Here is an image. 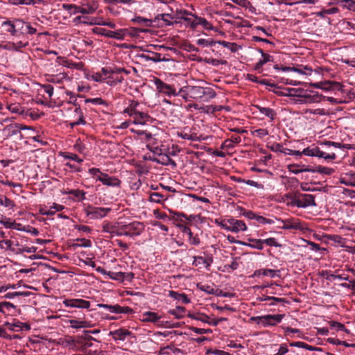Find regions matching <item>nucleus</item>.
Masks as SVG:
<instances>
[{
    "instance_id": "1",
    "label": "nucleus",
    "mask_w": 355,
    "mask_h": 355,
    "mask_svg": "<svg viewBox=\"0 0 355 355\" xmlns=\"http://www.w3.org/2000/svg\"><path fill=\"white\" fill-rule=\"evenodd\" d=\"M189 97L196 100L208 102L216 96V92L211 87L189 86Z\"/></svg>"
},
{
    "instance_id": "2",
    "label": "nucleus",
    "mask_w": 355,
    "mask_h": 355,
    "mask_svg": "<svg viewBox=\"0 0 355 355\" xmlns=\"http://www.w3.org/2000/svg\"><path fill=\"white\" fill-rule=\"evenodd\" d=\"M291 205L299 208L316 206L315 196L311 194L295 192L291 196Z\"/></svg>"
},
{
    "instance_id": "3",
    "label": "nucleus",
    "mask_w": 355,
    "mask_h": 355,
    "mask_svg": "<svg viewBox=\"0 0 355 355\" xmlns=\"http://www.w3.org/2000/svg\"><path fill=\"white\" fill-rule=\"evenodd\" d=\"M154 84L158 92L164 94L169 97L178 96L180 93L184 92V88H180L178 92L173 85H168L158 78H154Z\"/></svg>"
},
{
    "instance_id": "4",
    "label": "nucleus",
    "mask_w": 355,
    "mask_h": 355,
    "mask_svg": "<svg viewBox=\"0 0 355 355\" xmlns=\"http://www.w3.org/2000/svg\"><path fill=\"white\" fill-rule=\"evenodd\" d=\"M220 226L224 230L235 233L243 232L247 230V226L243 220H237L234 218L222 220Z\"/></svg>"
},
{
    "instance_id": "5",
    "label": "nucleus",
    "mask_w": 355,
    "mask_h": 355,
    "mask_svg": "<svg viewBox=\"0 0 355 355\" xmlns=\"http://www.w3.org/2000/svg\"><path fill=\"white\" fill-rule=\"evenodd\" d=\"M94 32L101 35L109 38L116 39L119 40H123L127 35L130 34L128 30L126 28H121L116 30L115 31H112L106 30L105 28H96Z\"/></svg>"
},
{
    "instance_id": "6",
    "label": "nucleus",
    "mask_w": 355,
    "mask_h": 355,
    "mask_svg": "<svg viewBox=\"0 0 355 355\" xmlns=\"http://www.w3.org/2000/svg\"><path fill=\"white\" fill-rule=\"evenodd\" d=\"M111 210V208L109 207H97L89 205L85 208L84 211L87 216L92 219H100L106 216Z\"/></svg>"
},
{
    "instance_id": "7",
    "label": "nucleus",
    "mask_w": 355,
    "mask_h": 355,
    "mask_svg": "<svg viewBox=\"0 0 355 355\" xmlns=\"http://www.w3.org/2000/svg\"><path fill=\"white\" fill-rule=\"evenodd\" d=\"M303 155L312 157H318L320 158H324V159L333 160L336 158V154L334 153H326L320 150L317 146L313 148H306L302 151Z\"/></svg>"
},
{
    "instance_id": "8",
    "label": "nucleus",
    "mask_w": 355,
    "mask_h": 355,
    "mask_svg": "<svg viewBox=\"0 0 355 355\" xmlns=\"http://www.w3.org/2000/svg\"><path fill=\"white\" fill-rule=\"evenodd\" d=\"M122 230H125L127 236L133 237L141 234V233L144 230V225L141 222L134 221L123 225Z\"/></svg>"
},
{
    "instance_id": "9",
    "label": "nucleus",
    "mask_w": 355,
    "mask_h": 355,
    "mask_svg": "<svg viewBox=\"0 0 355 355\" xmlns=\"http://www.w3.org/2000/svg\"><path fill=\"white\" fill-rule=\"evenodd\" d=\"M137 56L146 62H159L169 61L168 58H166L164 56L162 57V54L147 49L144 50L143 53L138 54Z\"/></svg>"
},
{
    "instance_id": "10",
    "label": "nucleus",
    "mask_w": 355,
    "mask_h": 355,
    "mask_svg": "<svg viewBox=\"0 0 355 355\" xmlns=\"http://www.w3.org/2000/svg\"><path fill=\"white\" fill-rule=\"evenodd\" d=\"M98 8V3L95 1H91L86 3H83L82 6L76 5L75 10H73L72 13L93 14Z\"/></svg>"
},
{
    "instance_id": "11",
    "label": "nucleus",
    "mask_w": 355,
    "mask_h": 355,
    "mask_svg": "<svg viewBox=\"0 0 355 355\" xmlns=\"http://www.w3.org/2000/svg\"><path fill=\"white\" fill-rule=\"evenodd\" d=\"M97 306L107 309L110 312L114 313L132 314L134 310L129 306H121L119 304L109 305L106 304H98Z\"/></svg>"
},
{
    "instance_id": "12",
    "label": "nucleus",
    "mask_w": 355,
    "mask_h": 355,
    "mask_svg": "<svg viewBox=\"0 0 355 355\" xmlns=\"http://www.w3.org/2000/svg\"><path fill=\"white\" fill-rule=\"evenodd\" d=\"M142 322H151L159 327H165V322L161 320L162 316L155 312L146 311L142 314ZM167 322H166V323Z\"/></svg>"
},
{
    "instance_id": "13",
    "label": "nucleus",
    "mask_w": 355,
    "mask_h": 355,
    "mask_svg": "<svg viewBox=\"0 0 355 355\" xmlns=\"http://www.w3.org/2000/svg\"><path fill=\"white\" fill-rule=\"evenodd\" d=\"M25 21L21 19H15L14 20H6L2 22L1 26L6 28V31L10 33L11 35L15 36L17 34V27L21 25L24 27Z\"/></svg>"
},
{
    "instance_id": "14",
    "label": "nucleus",
    "mask_w": 355,
    "mask_h": 355,
    "mask_svg": "<svg viewBox=\"0 0 355 355\" xmlns=\"http://www.w3.org/2000/svg\"><path fill=\"white\" fill-rule=\"evenodd\" d=\"M173 20H174L173 14L163 13L157 15L153 19V22L156 23L158 26L163 27L177 23Z\"/></svg>"
},
{
    "instance_id": "15",
    "label": "nucleus",
    "mask_w": 355,
    "mask_h": 355,
    "mask_svg": "<svg viewBox=\"0 0 355 355\" xmlns=\"http://www.w3.org/2000/svg\"><path fill=\"white\" fill-rule=\"evenodd\" d=\"M284 314H275V315H262L263 318V327H268L270 326H275L278 323L281 322L282 319L284 318Z\"/></svg>"
},
{
    "instance_id": "16",
    "label": "nucleus",
    "mask_w": 355,
    "mask_h": 355,
    "mask_svg": "<svg viewBox=\"0 0 355 355\" xmlns=\"http://www.w3.org/2000/svg\"><path fill=\"white\" fill-rule=\"evenodd\" d=\"M63 304L67 307L86 309H88L90 307V302L83 299H67L64 300Z\"/></svg>"
},
{
    "instance_id": "17",
    "label": "nucleus",
    "mask_w": 355,
    "mask_h": 355,
    "mask_svg": "<svg viewBox=\"0 0 355 355\" xmlns=\"http://www.w3.org/2000/svg\"><path fill=\"white\" fill-rule=\"evenodd\" d=\"M27 126L19 124V123H12L8 125H6L3 129V132L4 135L7 137H10L12 136L16 135L20 133L21 130L27 129Z\"/></svg>"
},
{
    "instance_id": "18",
    "label": "nucleus",
    "mask_w": 355,
    "mask_h": 355,
    "mask_svg": "<svg viewBox=\"0 0 355 355\" xmlns=\"http://www.w3.org/2000/svg\"><path fill=\"white\" fill-rule=\"evenodd\" d=\"M214 259L211 254H207L205 257L201 256H194L192 265L193 266H198L201 264L205 266V268L209 270V267L213 263Z\"/></svg>"
},
{
    "instance_id": "19",
    "label": "nucleus",
    "mask_w": 355,
    "mask_h": 355,
    "mask_svg": "<svg viewBox=\"0 0 355 355\" xmlns=\"http://www.w3.org/2000/svg\"><path fill=\"white\" fill-rule=\"evenodd\" d=\"M150 159L154 162L160 164L164 166H172L173 168L176 167L177 164L174 160L166 154L162 153L159 157H152Z\"/></svg>"
},
{
    "instance_id": "20",
    "label": "nucleus",
    "mask_w": 355,
    "mask_h": 355,
    "mask_svg": "<svg viewBox=\"0 0 355 355\" xmlns=\"http://www.w3.org/2000/svg\"><path fill=\"white\" fill-rule=\"evenodd\" d=\"M314 88H320L324 90H340L341 85L337 82H320L311 85Z\"/></svg>"
},
{
    "instance_id": "21",
    "label": "nucleus",
    "mask_w": 355,
    "mask_h": 355,
    "mask_svg": "<svg viewBox=\"0 0 355 355\" xmlns=\"http://www.w3.org/2000/svg\"><path fill=\"white\" fill-rule=\"evenodd\" d=\"M100 182L105 186L112 187H120L121 181L114 176H110L108 174L105 173L103 178H100Z\"/></svg>"
},
{
    "instance_id": "22",
    "label": "nucleus",
    "mask_w": 355,
    "mask_h": 355,
    "mask_svg": "<svg viewBox=\"0 0 355 355\" xmlns=\"http://www.w3.org/2000/svg\"><path fill=\"white\" fill-rule=\"evenodd\" d=\"M284 225L282 227L284 230H302L303 227L298 219L288 218L286 220H280Z\"/></svg>"
},
{
    "instance_id": "23",
    "label": "nucleus",
    "mask_w": 355,
    "mask_h": 355,
    "mask_svg": "<svg viewBox=\"0 0 355 355\" xmlns=\"http://www.w3.org/2000/svg\"><path fill=\"white\" fill-rule=\"evenodd\" d=\"M122 72L128 73V72L123 68L103 67L101 70V73L104 78V80H107V76L115 74H121Z\"/></svg>"
},
{
    "instance_id": "24",
    "label": "nucleus",
    "mask_w": 355,
    "mask_h": 355,
    "mask_svg": "<svg viewBox=\"0 0 355 355\" xmlns=\"http://www.w3.org/2000/svg\"><path fill=\"white\" fill-rule=\"evenodd\" d=\"M132 123L134 124H139V125H145L148 121H149L150 116L148 113L138 111L135 112L133 116Z\"/></svg>"
},
{
    "instance_id": "25",
    "label": "nucleus",
    "mask_w": 355,
    "mask_h": 355,
    "mask_svg": "<svg viewBox=\"0 0 355 355\" xmlns=\"http://www.w3.org/2000/svg\"><path fill=\"white\" fill-rule=\"evenodd\" d=\"M193 17H195V22L191 23V28L196 29L198 25H201L206 30H211L213 28L211 24L206 19L195 15Z\"/></svg>"
},
{
    "instance_id": "26",
    "label": "nucleus",
    "mask_w": 355,
    "mask_h": 355,
    "mask_svg": "<svg viewBox=\"0 0 355 355\" xmlns=\"http://www.w3.org/2000/svg\"><path fill=\"white\" fill-rule=\"evenodd\" d=\"M131 334V331L123 328H120L110 332V335L112 336L113 338L116 340H124L126 337L130 336Z\"/></svg>"
},
{
    "instance_id": "27",
    "label": "nucleus",
    "mask_w": 355,
    "mask_h": 355,
    "mask_svg": "<svg viewBox=\"0 0 355 355\" xmlns=\"http://www.w3.org/2000/svg\"><path fill=\"white\" fill-rule=\"evenodd\" d=\"M340 182L345 185L355 187V173L349 171L344 173L340 178Z\"/></svg>"
},
{
    "instance_id": "28",
    "label": "nucleus",
    "mask_w": 355,
    "mask_h": 355,
    "mask_svg": "<svg viewBox=\"0 0 355 355\" xmlns=\"http://www.w3.org/2000/svg\"><path fill=\"white\" fill-rule=\"evenodd\" d=\"M66 79L69 80L67 74L66 73H60L56 75H48L46 80L54 84H61Z\"/></svg>"
},
{
    "instance_id": "29",
    "label": "nucleus",
    "mask_w": 355,
    "mask_h": 355,
    "mask_svg": "<svg viewBox=\"0 0 355 355\" xmlns=\"http://www.w3.org/2000/svg\"><path fill=\"white\" fill-rule=\"evenodd\" d=\"M255 107L259 111L261 114L269 118L270 121H274L277 115V113L274 110L270 107H261L260 105H256Z\"/></svg>"
},
{
    "instance_id": "30",
    "label": "nucleus",
    "mask_w": 355,
    "mask_h": 355,
    "mask_svg": "<svg viewBox=\"0 0 355 355\" xmlns=\"http://www.w3.org/2000/svg\"><path fill=\"white\" fill-rule=\"evenodd\" d=\"M69 323L74 329L89 328L92 327L90 322L85 320H69Z\"/></svg>"
},
{
    "instance_id": "31",
    "label": "nucleus",
    "mask_w": 355,
    "mask_h": 355,
    "mask_svg": "<svg viewBox=\"0 0 355 355\" xmlns=\"http://www.w3.org/2000/svg\"><path fill=\"white\" fill-rule=\"evenodd\" d=\"M288 171L294 174H298L301 172H310V167L305 165L289 164L288 166Z\"/></svg>"
},
{
    "instance_id": "32",
    "label": "nucleus",
    "mask_w": 355,
    "mask_h": 355,
    "mask_svg": "<svg viewBox=\"0 0 355 355\" xmlns=\"http://www.w3.org/2000/svg\"><path fill=\"white\" fill-rule=\"evenodd\" d=\"M289 345L291 347H297L304 348V349H306L309 351H319V352L322 351V349L320 347H313V346L309 345L304 342H300V341L292 342V343H290Z\"/></svg>"
},
{
    "instance_id": "33",
    "label": "nucleus",
    "mask_w": 355,
    "mask_h": 355,
    "mask_svg": "<svg viewBox=\"0 0 355 355\" xmlns=\"http://www.w3.org/2000/svg\"><path fill=\"white\" fill-rule=\"evenodd\" d=\"M248 241L249 243L246 242V245H243L244 246H248L257 250H262L263 248V239L248 238Z\"/></svg>"
},
{
    "instance_id": "34",
    "label": "nucleus",
    "mask_w": 355,
    "mask_h": 355,
    "mask_svg": "<svg viewBox=\"0 0 355 355\" xmlns=\"http://www.w3.org/2000/svg\"><path fill=\"white\" fill-rule=\"evenodd\" d=\"M74 112L78 114V119L76 121L69 123V126L73 128L76 125H85L86 123V121L84 119L83 113L80 107V106L76 107Z\"/></svg>"
},
{
    "instance_id": "35",
    "label": "nucleus",
    "mask_w": 355,
    "mask_h": 355,
    "mask_svg": "<svg viewBox=\"0 0 355 355\" xmlns=\"http://www.w3.org/2000/svg\"><path fill=\"white\" fill-rule=\"evenodd\" d=\"M334 3L339 4L343 8L355 12L354 0H337V1H334Z\"/></svg>"
},
{
    "instance_id": "36",
    "label": "nucleus",
    "mask_w": 355,
    "mask_h": 355,
    "mask_svg": "<svg viewBox=\"0 0 355 355\" xmlns=\"http://www.w3.org/2000/svg\"><path fill=\"white\" fill-rule=\"evenodd\" d=\"M168 295L170 297H173V299H175L178 301H181L184 304H188L190 302V300L189 299L187 295L184 293H179L174 291H170Z\"/></svg>"
},
{
    "instance_id": "37",
    "label": "nucleus",
    "mask_w": 355,
    "mask_h": 355,
    "mask_svg": "<svg viewBox=\"0 0 355 355\" xmlns=\"http://www.w3.org/2000/svg\"><path fill=\"white\" fill-rule=\"evenodd\" d=\"M310 172L319 173L325 175H331L332 173H334V169L326 166H315V168H310Z\"/></svg>"
},
{
    "instance_id": "38",
    "label": "nucleus",
    "mask_w": 355,
    "mask_h": 355,
    "mask_svg": "<svg viewBox=\"0 0 355 355\" xmlns=\"http://www.w3.org/2000/svg\"><path fill=\"white\" fill-rule=\"evenodd\" d=\"M186 313V309L183 306H178L174 309H170L168 311V313L174 315L175 318L177 319H181L182 318Z\"/></svg>"
},
{
    "instance_id": "39",
    "label": "nucleus",
    "mask_w": 355,
    "mask_h": 355,
    "mask_svg": "<svg viewBox=\"0 0 355 355\" xmlns=\"http://www.w3.org/2000/svg\"><path fill=\"white\" fill-rule=\"evenodd\" d=\"M16 306L8 302H0V312L4 314H10L12 309H15Z\"/></svg>"
},
{
    "instance_id": "40",
    "label": "nucleus",
    "mask_w": 355,
    "mask_h": 355,
    "mask_svg": "<svg viewBox=\"0 0 355 355\" xmlns=\"http://www.w3.org/2000/svg\"><path fill=\"white\" fill-rule=\"evenodd\" d=\"M318 0H282L281 3L287 6H293L298 3L315 4Z\"/></svg>"
},
{
    "instance_id": "41",
    "label": "nucleus",
    "mask_w": 355,
    "mask_h": 355,
    "mask_svg": "<svg viewBox=\"0 0 355 355\" xmlns=\"http://www.w3.org/2000/svg\"><path fill=\"white\" fill-rule=\"evenodd\" d=\"M216 43L222 45L223 46H224L225 48H227L232 53H235L237 51H239V49H241V46L239 45H238L236 43H234V42H229L222 40V41H218V42H216Z\"/></svg>"
},
{
    "instance_id": "42",
    "label": "nucleus",
    "mask_w": 355,
    "mask_h": 355,
    "mask_svg": "<svg viewBox=\"0 0 355 355\" xmlns=\"http://www.w3.org/2000/svg\"><path fill=\"white\" fill-rule=\"evenodd\" d=\"M107 80L106 83L110 86H115L118 83H120L123 82V77L122 76H121L120 74L112 75V76H107Z\"/></svg>"
},
{
    "instance_id": "43",
    "label": "nucleus",
    "mask_w": 355,
    "mask_h": 355,
    "mask_svg": "<svg viewBox=\"0 0 355 355\" xmlns=\"http://www.w3.org/2000/svg\"><path fill=\"white\" fill-rule=\"evenodd\" d=\"M188 317H189L191 319L201 321L205 323H207V322H208V319H209V317L208 315L202 313H189Z\"/></svg>"
},
{
    "instance_id": "44",
    "label": "nucleus",
    "mask_w": 355,
    "mask_h": 355,
    "mask_svg": "<svg viewBox=\"0 0 355 355\" xmlns=\"http://www.w3.org/2000/svg\"><path fill=\"white\" fill-rule=\"evenodd\" d=\"M60 155L66 159H71L73 161H76L78 163L83 162V159L78 157V156L76 154L71 153H67V152H61Z\"/></svg>"
},
{
    "instance_id": "45",
    "label": "nucleus",
    "mask_w": 355,
    "mask_h": 355,
    "mask_svg": "<svg viewBox=\"0 0 355 355\" xmlns=\"http://www.w3.org/2000/svg\"><path fill=\"white\" fill-rule=\"evenodd\" d=\"M173 15L174 19H183L186 17V15L193 16V15L191 12H190L186 10L177 9L175 10V12L173 14Z\"/></svg>"
},
{
    "instance_id": "46",
    "label": "nucleus",
    "mask_w": 355,
    "mask_h": 355,
    "mask_svg": "<svg viewBox=\"0 0 355 355\" xmlns=\"http://www.w3.org/2000/svg\"><path fill=\"white\" fill-rule=\"evenodd\" d=\"M164 200V196L157 192L152 193L149 196V200L153 202L162 203Z\"/></svg>"
},
{
    "instance_id": "47",
    "label": "nucleus",
    "mask_w": 355,
    "mask_h": 355,
    "mask_svg": "<svg viewBox=\"0 0 355 355\" xmlns=\"http://www.w3.org/2000/svg\"><path fill=\"white\" fill-rule=\"evenodd\" d=\"M22 324H23V322H19V321H17V322H15L13 323H10L8 322L4 323V326L8 327L10 330L14 331H19V330H21Z\"/></svg>"
},
{
    "instance_id": "48",
    "label": "nucleus",
    "mask_w": 355,
    "mask_h": 355,
    "mask_svg": "<svg viewBox=\"0 0 355 355\" xmlns=\"http://www.w3.org/2000/svg\"><path fill=\"white\" fill-rule=\"evenodd\" d=\"M89 173L92 176L93 178H95L96 180L100 182V178H103V175H105V173L101 171V170L98 168H91L89 169Z\"/></svg>"
},
{
    "instance_id": "49",
    "label": "nucleus",
    "mask_w": 355,
    "mask_h": 355,
    "mask_svg": "<svg viewBox=\"0 0 355 355\" xmlns=\"http://www.w3.org/2000/svg\"><path fill=\"white\" fill-rule=\"evenodd\" d=\"M107 275L112 279L114 280H123L125 276V272H111L108 271Z\"/></svg>"
},
{
    "instance_id": "50",
    "label": "nucleus",
    "mask_w": 355,
    "mask_h": 355,
    "mask_svg": "<svg viewBox=\"0 0 355 355\" xmlns=\"http://www.w3.org/2000/svg\"><path fill=\"white\" fill-rule=\"evenodd\" d=\"M0 205L6 207L12 208L15 206V203L12 200L8 198L6 196L0 195Z\"/></svg>"
},
{
    "instance_id": "51",
    "label": "nucleus",
    "mask_w": 355,
    "mask_h": 355,
    "mask_svg": "<svg viewBox=\"0 0 355 355\" xmlns=\"http://www.w3.org/2000/svg\"><path fill=\"white\" fill-rule=\"evenodd\" d=\"M67 193L73 195L74 197L81 200H83L85 198L86 194L85 191L79 189H71L67 192Z\"/></svg>"
},
{
    "instance_id": "52",
    "label": "nucleus",
    "mask_w": 355,
    "mask_h": 355,
    "mask_svg": "<svg viewBox=\"0 0 355 355\" xmlns=\"http://www.w3.org/2000/svg\"><path fill=\"white\" fill-rule=\"evenodd\" d=\"M132 21L139 24L145 25L146 26H150L151 23L153 21V20L152 21L147 18H144L143 17L138 16V17H135L134 19H132Z\"/></svg>"
},
{
    "instance_id": "53",
    "label": "nucleus",
    "mask_w": 355,
    "mask_h": 355,
    "mask_svg": "<svg viewBox=\"0 0 355 355\" xmlns=\"http://www.w3.org/2000/svg\"><path fill=\"white\" fill-rule=\"evenodd\" d=\"M345 62L347 64L355 67V46L350 49L349 58Z\"/></svg>"
},
{
    "instance_id": "54",
    "label": "nucleus",
    "mask_w": 355,
    "mask_h": 355,
    "mask_svg": "<svg viewBox=\"0 0 355 355\" xmlns=\"http://www.w3.org/2000/svg\"><path fill=\"white\" fill-rule=\"evenodd\" d=\"M329 324L331 327L335 328L337 331H345L347 333L349 332V331L345 328V325L342 323L331 320L329 322Z\"/></svg>"
},
{
    "instance_id": "55",
    "label": "nucleus",
    "mask_w": 355,
    "mask_h": 355,
    "mask_svg": "<svg viewBox=\"0 0 355 355\" xmlns=\"http://www.w3.org/2000/svg\"><path fill=\"white\" fill-rule=\"evenodd\" d=\"M189 236V243L193 245H198L200 243V239L198 236L193 235V232L191 231L190 233L187 234Z\"/></svg>"
},
{
    "instance_id": "56",
    "label": "nucleus",
    "mask_w": 355,
    "mask_h": 355,
    "mask_svg": "<svg viewBox=\"0 0 355 355\" xmlns=\"http://www.w3.org/2000/svg\"><path fill=\"white\" fill-rule=\"evenodd\" d=\"M258 51L262 55V59L259 60V61L261 62H262L263 64H265L266 63H267L268 62H272L273 61L272 56H271L270 55H269L268 53H264V51L262 49H259Z\"/></svg>"
},
{
    "instance_id": "57",
    "label": "nucleus",
    "mask_w": 355,
    "mask_h": 355,
    "mask_svg": "<svg viewBox=\"0 0 355 355\" xmlns=\"http://www.w3.org/2000/svg\"><path fill=\"white\" fill-rule=\"evenodd\" d=\"M102 229L103 232L110 233L111 234V237H112L116 226L112 225L108 222H105L102 226Z\"/></svg>"
},
{
    "instance_id": "58",
    "label": "nucleus",
    "mask_w": 355,
    "mask_h": 355,
    "mask_svg": "<svg viewBox=\"0 0 355 355\" xmlns=\"http://www.w3.org/2000/svg\"><path fill=\"white\" fill-rule=\"evenodd\" d=\"M326 236L328 238L329 240L332 241L335 243H337L339 245H340L341 246L343 245L344 239L342 236H340V235L330 234V235H327Z\"/></svg>"
},
{
    "instance_id": "59",
    "label": "nucleus",
    "mask_w": 355,
    "mask_h": 355,
    "mask_svg": "<svg viewBox=\"0 0 355 355\" xmlns=\"http://www.w3.org/2000/svg\"><path fill=\"white\" fill-rule=\"evenodd\" d=\"M30 294L29 292H13V293H8L4 295V297L6 299H12L17 296H28Z\"/></svg>"
},
{
    "instance_id": "60",
    "label": "nucleus",
    "mask_w": 355,
    "mask_h": 355,
    "mask_svg": "<svg viewBox=\"0 0 355 355\" xmlns=\"http://www.w3.org/2000/svg\"><path fill=\"white\" fill-rule=\"evenodd\" d=\"M294 71L300 74L311 75L312 69L309 67L305 66L302 68L295 67Z\"/></svg>"
},
{
    "instance_id": "61",
    "label": "nucleus",
    "mask_w": 355,
    "mask_h": 355,
    "mask_svg": "<svg viewBox=\"0 0 355 355\" xmlns=\"http://www.w3.org/2000/svg\"><path fill=\"white\" fill-rule=\"evenodd\" d=\"M153 143H148L146 146L147 148L151 151L152 153H153L155 157H159V155H161L162 153V150L158 148V147H153Z\"/></svg>"
},
{
    "instance_id": "62",
    "label": "nucleus",
    "mask_w": 355,
    "mask_h": 355,
    "mask_svg": "<svg viewBox=\"0 0 355 355\" xmlns=\"http://www.w3.org/2000/svg\"><path fill=\"white\" fill-rule=\"evenodd\" d=\"M263 244H266L268 246H274V247H279L280 244H279L275 238H268L266 239H263Z\"/></svg>"
},
{
    "instance_id": "63",
    "label": "nucleus",
    "mask_w": 355,
    "mask_h": 355,
    "mask_svg": "<svg viewBox=\"0 0 355 355\" xmlns=\"http://www.w3.org/2000/svg\"><path fill=\"white\" fill-rule=\"evenodd\" d=\"M189 329L198 334H205L212 332L211 329H202L194 327H190Z\"/></svg>"
},
{
    "instance_id": "64",
    "label": "nucleus",
    "mask_w": 355,
    "mask_h": 355,
    "mask_svg": "<svg viewBox=\"0 0 355 355\" xmlns=\"http://www.w3.org/2000/svg\"><path fill=\"white\" fill-rule=\"evenodd\" d=\"M216 42L215 41H209V40H207L205 39H198L197 40V44L198 45H200V46H213L214 44H216Z\"/></svg>"
}]
</instances>
